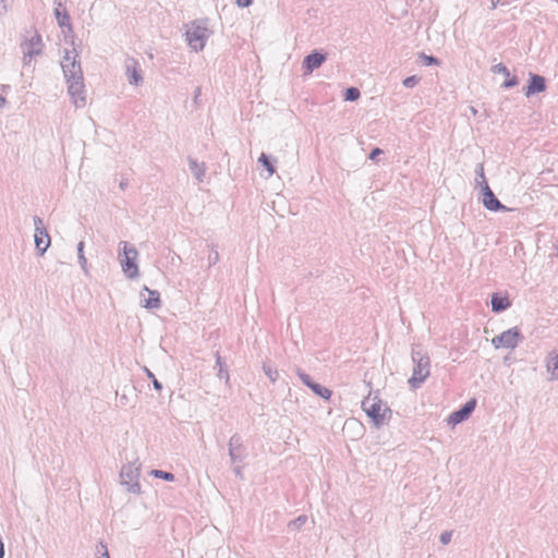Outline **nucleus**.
Returning a JSON list of instances; mask_svg holds the SVG:
<instances>
[{
  "instance_id": "1",
  "label": "nucleus",
  "mask_w": 558,
  "mask_h": 558,
  "mask_svg": "<svg viewBox=\"0 0 558 558\" xmlns=\"http://www.w3.org/2000/svg\"><path fill=\"white\" fill-rule=\"evenodd\" d=\"M61 68L68 84V93L75 107L81 108L86 104L83 71L75 48L65 50L61 60Z\"/></svg>"
},
{
  "instance_id": "2",
  "label": "nucleus",
  "mask_w": 558,
  "mask_h": 558,
  "mask_svg": "<svg viewBox=\"0 0 558 558\" xmlns=\"http://www.w3.org/2000/svg\"><path fill=\"white\" fill-rule=\"evenodd\" d=\"M362 409L377 428L391 418L390 408L379 398L377 392L375 395L369 393L363 399Z\"/></svg>"
},
{
  "instance_id": "3",
  "label": "nucleus",
  "mask_w": 558,
  "mask_h": 558,
  "mask_svg": "<svg viewBox=\"0 0 558 558\" xmlns=\"http://www.w3.org/2000/svg\"><path fill=\"white\" fill-rule=\"evenodd\" d=\"M413 372L408 383L411 388H418L430 374V360L420 347L412 349Z\"/></svg>"
},
{
  "instance_id": "4",
  "label": "nucleus",
  "mask_w": 558,
  "mask_h": 558,
  "mask_svg": "<svg viewBox=\"0 0 558 558\" xmlns=\"http://www.w3.org/2000/svg\"><path fill=\"white\" fill-rule=\"evenodd\" d=\"M119 260L124 276L128 279H135L140 275L136 259L138 251L134 245L129 244L126 241L119 243Z\"/></svg>"
},
{
  "instance_id": "5",
  "label": "nucleus",
  "mask_w": 558,
  "mask_h": 558,
  "mask_svg": "<svg viewBox=\"0 0 558 558\" xmlns=\"http://www.w3.org/2000/svg\"><path fill=\"white\" fill-rule=\"evenodd\" d=\"M209 35L205 21L193 22L185 33L187 44L194 51L204 49Z\"/></svg>"
},
{
  "instance_id": "6",
  "label": "nucleus",
  "mask_w": 558,
  "mask_h": 558,
  "mask_svg": "<svg viewBox=\"0 0 558 558\" xmlns=\"http://www.w3.org/2000/svg\"><path fill=\"white\" fill-rule=\"evenodd\" d=\"M141 475V465L136 462L124 464L120 471L121 485L126 487L129 493L140 495L142 493L138 482Z\"/></svg>"
},
{
  "instance_id": "7",
  "label": "nucleus",
  "mask_w": 558,
  "mask_h": 558,
  "mask_svg": "<svg viewBox=\"0 0 558 558\" xmlns=\"http://www.w3.org/2000/svg\"><path fill=\"white\" fill-rule=\"evenodd\" d=\"M20 47L23 53V64L24 66H27L32 63L35 57L43 53L44 43L40 34L34 32L29 37L25 38L21 43Z\"/></svg>"
},
{
  "instance_id": "8",
  "label": "nucleus",
  "mask_w": 558,
  "mask_h": 558,
  "mask_svg": "<svg viewBox=\"0 0 558 558\" xmlns=\"http://www.w3.org/2000/svg\"><path fill=\"white\" fill-rule=\"evenodd\" d=\"M523 340V336L518 327L510 328L499 336L492 339V344L495 349H514Z\"/></svg>"
},
{
  "instance_id": "9",
  "label": "nucleus",
  "mask_w": 558,
  "mask_h": 558,
  "mask_svg": "<svg viewBox=\"0 0 558 558\" xmlns=\"http://www.w3.org/2000/svg\"><path fill=\"white\" fill-rule=\"evenodd\" d=\"M33 220L35 226V246L39 255H44L50 246V236L47 229L44 227V222L40 217L35 216Z\"/></svg>"
},
{
  "instance_id": "10",
  "label": "nucleus",
  "mask_w": 558,
  "mask_h": 558,
  "mask_svg": "<svg viewBox=\"0 0 558 558\" xmlns=\"http://www.w3.org/2000/svg\"><path fill=\"white\" fill-rule=\"evenodd\" d=\"M228 449L232 464L242 463L246 458V448L243 444L242 437L239 434H234L230 437Z\"/></svg>"
},
{
  "instance_id": "11",
  "label": "nucleus",
  "mask_w": 558,
  "mask_h": 558,
  "mask_svg": "<svg viewBox=\"0 0 558 558\" xmlns=\"http://www.w3.org/2000/svg\"><path fill=\"white\" fill-rule=\"evenodd\" d=\"M482 203L490 211H510L511 209L502 205L490 190L488 183L482 186Z\"/></svg>"
},
{
  "instance_id": "12",
  "label": "nucleus",
  "mask_w": 558,
  "mask_h": 558,
  "mask_svg": "<svg viewBox=\"0 0 558 558\" xmlns=\"http://www.w3.org/2000/svg\"><path fill=\"white\" fill-rule=\"evenodd\" d=\"M125 75L129 84L140 85L143 82L142 70L137 60L132 57H128L124 61Z\"/></svg>"
},
{
  "instance_id": "13",
  "label": "nucleus",
  "mask_w": 558,
  "mask_h": 558,
  "mask_svg": "<svg viewBox=\"0 0 558 558\" xmlns=\"http://www.w3.org/2000/svg\"><path fill=\"white\" fill-rule=\"evenodd\" d=\"M326 59H327L326 54L323 52H319L317 50L307 54L302 62L304 75L312 74L313 71H315L316 69L322 66V64L326 61Z\"/></svg>"
},
{
  "instance_id": "14",
  "label": "nucleus",
  "mask_w": 558,
  "mask_h": 558,
  "mask_svg": "<svg viewBox=\"0 0 558 558\" xmlns=\"http://www.w3.org/2000/svg\"><path fill=\"white\" fill-rule=\"evenodd\" d=\"M476 407V400H469L461 409L452 412L448 417V423L451 425H457L465 421L471 413L474 411Z\"/></svg>"
},
{
  "instance_id": "15",
  "label": "nucleus",
  "mask_w": 558,
  "mask_h": 558,
  "mask_svg": "<svg viewBox=\"0 0 558 558\" xmlns=\"http://www.w3.org/2000/svg\"><path fill=\"white\" fill-rule=\"evenodd\" d=\"M546 89V80L542 75L530 73L529 85L525 88V96L531 97Z\"/></svg>"
},
{
  "instance_id": "16",
  "label": "nucleus",
  "mask_w": 558,
  "mask_h": 558,
  "mask_svg": "<svg viewBox=\"0 0 558 558\" xmlns=\"http://www.w3.org/2000/svg\"><path fill=\"white\" fill-rule=\"evenodd\" d=\"M54 17L60 27H66L69 31H72L71 17L66 11V8L59 0H54Z\"/></svg>"
},
{
  "instance_id": "17",
  "label": "nucleus",
  "mask_w": 558,
  "mask_h": 558,
  "mask_svg": "<svg viewBox=\"0 0 558 558\" xmlns=\"http://www.w3.org/2000/svg\"><path fill=\"white\" fill-rule=\"evenodd\" d=\"M545 366L551 380H558V352L551 351L545 359Z\"/></svg>"
},
{
  "instance_id": "18",
  "label": "nucleus",
  "mask_w": 558,
  "mask_h": 558,
  "mask_svg": "<svg viewBox=\"0 0 558 558\" xmlns=\"http://www.w3.org/2000/svg\"><path fill=\"white\" fill-rule=\"evenodd\" d=\"M144 290L148 293V298L142 300V305L148 310L159 308L161 305L159 292L147 287H144Z\"/></svg>"
},
{
  "instance_id": "19",
  "label": "nucleus",
  "mask_w": 558,
  "mask_h": 558,
  "mask_svg": "<svg viewBox=\"0 0 558 558\" xmlns=\"http://www.w3.org/2000/svg\"><path fill=\"white\" fill-rule=\"evenodd\" d=\"M187 161H189L190 170H191L192 174L194 175V178L198 182H203L205 173H206V165L204 162H198L196 159H194L192 157H189Z\"/></svg>"
},
{
  "instance_id": "20",
  "label": "nucleus",
  "mask_w": 558,
  "mask_h": 558,
  "mask_svg": "<svg viewBox=\"0 0 558 558\" xmlns=\"http://www.w3.org/2000/svg\"><path fill=\"white\" fill-rule=\"evenodd\" d=\"M511 305L509 299L507 296H500L497 293L492 295V311L495 313H500L506 311Z\"/></svg>"
},
{
  "instance_id": "21",
  "label": "nucleus",
  "mask_w": 558,
  "mask_h": 558,
  "mask_svg": "<svg viewBox=\"0 0 558 558\" xmlns=\"http://www.w3.org/2000/svg\"><path fill=\"white\" fill-rule=\"evenodd\" d=\"M262 368L264 374L269 378L271 383H275L278 379V369L272 365V363L269 360L263 362Z\"/></svg>"
},
{
  "instance_id": "22",
  "label": "nucleus",
  "mask_w": 558,
  "mask_h": 558,
  "mask_svg": "<svg viewBox=\"0 0 558 558\" xmlns=\"http://www.w3.org/2000/svg\"><path fill=\"white\" fill-rule=\"evenodd\" d=\"M84 247H85L84 241H80L77 244V259H78V264H80L82 270L84 271L85 275H87L88 274V263H87V258L85 257Z\"/></svg>"
},
{
  "instance_id": "23",
  "label": "nucleus",
  "mask_w": 558,
  "mask_h": 558,
  "mask_svg": "<svg viewBox=\"0 0 558 558\" xmlns=\"http://www.w3.org/2000/svg\"><path fill=\"white\" fill-rule=\"evenodd\" d=\"M215 357H216V366L218 367V377L220 379H225L226 383H229V373H228V369L226 368L225 363L222 362V357H221L220 353L216 352Z\"/></svg>"
},
{
  "instance_id": "24",
  "label": "nucleus",
  "mask_w": 558,
  "mask_h": 558,
  "mask_svg": "<svg viewBox=\"0 0 558 558\" xmlns=\"http://www.w3.org/2000/svg\"><path fill=\"white\" fill-rule=\"evenodd\" d=\"M310 389L317 396H319L320 398L325 399V400H329L332 392L330 389L317 384L314 381L313 385H310Z\"/></svg>"
},
{
  "instance_id": "25",
  "label": "nucleus",
  "mask_w": 558,
  "mask_h": 558,
  "mask_svg": "<svg viewBox=\"0 0 558 558\" xmlns=\"http://www.w3.org/2000/svg\"><path fill=\"white\" fill-rule=\"evenodd\" d=\"M258 162L262 163L266 168L269 175H272L275 173V171H276L275 167H274L272 162L270 161L269 156H267L265 153L260 154V156L258 158Z\"/></svg>"
},
{
  "instance_id": "26",
  "label": "nucleus",
  "mask_w": 558,
  "mask_h": 558,
  "mask_svg": "<svg viewBox=\"0 0 558 558\" xmlns=\"http://www.w3.org/2000/svg\"><path fill=\"white\" fill-rule=\"evenodd\" d=\"M307 522V517L302 514L289 522L288 527L293 531L300 530Z\"/></svg>"
},
{
  "instance_id": "27",
  "label": "nucleus",
  "mask_w": 558,
  "mask_h": 558,
  "mask_svg": "<svg viewBox=\"0 0 558 558\" xmlns=\"http://www.w3.org/2000/svg\"><path fill=\"white\" fill-rule=\"evenodd\" d=\"M361 93L356 87H349L345 90L344 99L347 101H355L360 98Z\"/></svg>"
},
{
  "instance_id": "28",
  "label": "nucleus",
  "mask_w": 558,
  "mask_h": 558,
  "mask_svg": "<svg viewBox=\"0 0 558 558\" xmlns=\"http://www.w3.org/2000/svg\"><path fill=\"white\" fill-rule=\"evenodd\" d=\"M475 173H476V183L480 184L481 186L485 185V183H487L486 179H485V173H484V166L483 163H478L476 166V169H475Z\"/></svg>"
},
{
  "instance_id": "29",
  "label": "nucleus",
  "mask_w": 558,
  "mask_h": 558,
  "mask_svg": "<svg viewBox=\"0 0 558 558\" xmlns=\"http://www.w3.org/2000/svg\"><path fill=\"white\" fill-rule=\"evenodd\" d=\"M151 475L156 478H162L168 482H172L174 480V475L172 473L161 470H153Z\"/></svg>"
},
{
  "instance_id": "30",
  "label": "nucleus",
  "mask_w": 558,
  "mask_h": 558,
  "mask_svg": "<svg viewBox=\"0 0 558 558\" xmlns=\"http://www.w3.org/2000/svg\"><path fill=\"white\" fill-rule=\"evenodd\" d=\"M296 375L299 376V378L301 379V381L310 388V385H313L314 381L312 380L311 376L308 374H306L304 371H302L301 368H298L296 369Z\"/></svg>"
},
{
  "instance_id": "31",
  "label": "nucleus",
  "mask_w": 558,
  "mask_h": 558,
  "mask_svg": "<svg viewBox=\"0 0 558 558\" xmlns=\"http://www.w3.org/2000/svg\"><path fill=\"white\" fill-rule=\"evenodd\" d=\"M296 375L299 376V378L301 379V381L310 388V385H313L314 381L312 380L311 376L308 374H306L304 371H302L301 368H298L296 369Z\"/></svg>"
},
{
  "instance_id": "32",
  "label": "nucleus",
  "mask_w": 558,
  "mask_h": 558,
  "mask_svg": "<svg viewBox=\"0 0 558 558\" xmlns=\"http://www.w3.org/2000/svg\"><path fill=\"white\" fill-rule=\"evenodd\" d=\"M420 57L423 60L425 65H438L440 63L439 60L433 56H427L425 53H421Z\"/></svg>"
},
{
  "instance_id": "33",
  "label": "nucleus",
  "mask_w": 558,
  "mask_h": 558,
  "mask_svg": "<svg viewBox=\"0 0 558 558\" xmlns=\"http://www.w3.org/2000/svg\"><path fill=\"white\" fill-rule=\"evenodd\" d=\"M492 70L494 73L502 74L507 77L510 76V72L504 63H498L494 65Z\"/></svg>"
},
{
  "instance_id": "34",
  "label": "nucleus",
  "mask_w": 558,
  "mask_h": 558,
  "mask_svg": "<svg viewBox=\"0 0 558 558\" xmlns=\"http://www.w3.org/2000/svg\"><path fill=\"white\" fill-rule=\"evenodd\" d=\"M420 82V77L416 75L409 76L403 80L402 84L407 88H413Z\"/></svg>"
},
{
  "instance_id": "35",
  "label": "nucleus",
  "mask_w": 558,
  "mask_h": 558,
  "mask_svg": "<svg viewBox=\"0 0 558 558\" xmlns=\"http://www.w3.org/2000/svg\"><path fill=\"white\" fill-rule=\"evenodd\" d=\"M219 258H220V257H219V253H218V251H217L215 247H213V248L210 250V252H209V254H208V258H207V259H208V264H209V266H214V265H216V264L219 262Z\"/></svg>"
},
{
  "instance_id": "36",
  "label": "nucleus",
  "mask_w": 558,
  "mask_h": 558,
  "mask_svg": "<svg viewBox=\"0 0 558 558\" xmlns=\"http://www.w3.org/2000/svg\"><path fill=\"white\" fill-rule=\"evenodd\" d=\"M518 83H519V81H518L517 76H512V77H510V76H509V77L504 82L502 87H504V88H511V87L517 86V85H518Z\"/></svg>"
},
{
  "instance_id": "37",
  "label": "nucleus",
  "mask_w": 558,
  "mask_h": 558,
  "mask_svg": "<svg viewBox=\"0 0 558 558\" xmlns=\"http://www.w3.org/2000/svg\"><path fill=\"white\" fill-rule=\"evenodd\" d=\"M451 537H452V532H450V531H445V532H442V533L440 534L439 539H440L441 544L447 545V544H449V543H450Z\"/></svg>"
},
{
  "instance_id": "38",
  "label": "nucleus",
  "mask_w": 558,
  "mask_h": 558,
  "mask_svg": "<svg viewBox=\"0 0 558 558\" xmlns=\"http://www.w3.org/2000/svg\"><path fill=\"white\" fill-rule=\"evenodd\" d=\"M146 373H147V376L149 378L153 379V385H154V388L157 390V391H161L162 389V385L156 379V377L154 376V374L149 371V369H146Z\"/></svg>"
},
{
  "instance_id": "39",
  "label": "nucleus",
  "mask_w": 558,
  "mask_h": 558,
  "mask_svg": "<svg viewBox=\"0 0 558 558\" xmlns=\"http://www.w3.org/2000/svg\"><path fill=\"white\" fill-rule=\"evenodd\" d=\"M10 0H0V14H4L8 11Z\"/></svg>"
},
{
  "instance_id": "40",
  "label": "nucleus",
  "mask_w": 558,
  "mask_h": 558,
  "mask_svg": "<svg viewBox=\"0 0 558 558\" xmlns=\"http://www.w3.org/2000/svg\"><path fill=\"white\" fill-rule=\"evenodd\" d=\"M381 154H383V150H381L380 148H378V147H377V148H374V149L371 151V154H369L368 158H369L371 160H375V159H376L379 155H381Z\"/></svg>"
},
{
  "instance_id": "41",
  "label": "nucleus",
  "mask_w": 558,
  "mask_h": 558,
  "mask_svg": "<svg viewBox=\"0 0 558 558\" xmlns=\"http://www.w3.org/2000/svg\"><path fill=\"white\" fill-rule=\"evenodd\" d=\"M235 2L241 8H247L252 4L253 0H235Z\"/></svg>"
},
{
  "instance_id": "42",
  "label": "nucleus",
  "mask_w": 558,
  "mask_h": 558,
  "mask_svg": "<svg viewBox=\"0 0 558 558\" xmlns=\"http://www.w3.org/2000/svg\"><path fill=\"white\" fill-rule=\"evenodd\" d=\"M242 463H238V464H233L234 468H233V471L234 473L238 475V476H241L242 475Z\"/></svg>"
},
{
  "instance_id": "43",
  "label": "nucleus",
  "mask_w": 558,
  "mask_h": 558,
  "mask_svg": "<svg viewBox=\"0 0 558 558\" xmlns=\"http://www.w3.org/2000/svg\"><path fill=\"white\" fill-rule=\"evenodd\" d=\"M100 546L104 549L102 557L110 558L107 546L102 542H100Z\"/></svg>"
},
{
  "instance_id": "44",
  "label": "nucleus",
  "mask_w": 558,
  "mask_h": 558,
  "mask_svg": "<svg viewBox=\"0 0 558 558\" xmlns=\"http://www.w3.org/2000/svg\"><path fill=\"white\" fill-rule=\"evenodd\" d=\"M171 255V263L174 264L177 260H180V256L174 254V253H170Z\"/></svg>"
},
{
  "instance_id": "45",
  "label": "nucleus",
  "mask_w": 558,
  "mask_h": 558,
  "mask_svg": "<svg viewBox=\"0 0 558 558\" xmlns=\"http://www.w3.org/2000/svg\"><path fill=\"white\" fill-rule=\"evenodd\" d=\"M104 549L101 548L100 544L97 546V554L99 555L98 558H105L102 557Z\"/></svg>"
},
{
  "instance_id": "46",
  "label": "nucleus",
  "mask_w": 558,
  "mask_h": 558,
  "mask_svg": "<svg viewBox=\"0 0 558 558\" xmlns=\"http://www.w3.org/2000/svg\"><path fill=\"white\" fill-rule=\"evenodd\" d=\"M500 0H490L492 9H495Z\"/></svg>"
},
{
  "instance_id": "47",
  "label": "nucleus",
  "mask_w": 558,
  "mask_h": 558,
  "mask_svg": "<svg viewBox=\"0 0 558 558\" xmlns=\"http://www.w3.org/2000/svg\"><path fill=\"white\" fill-rule=\"evenodd\" d=\"M5 98L2 95H0V108L5 105Z\"/></svg>"
},
{
  "instance_id": "48",
  "label": "nucleus",
  "mask_w": 558,
  "mask_h": 558,
  "mask_svg": "<svg viewBox=\"0 0 558 558\" xmlns=\"http://www.w3.org/2000/svg\"><path fill=\"white\" fill-rule=\"evenodd\" d=\"M199 95H201V87H197L195 90V95H194L195 100L198 98Z\"/></svg>"
}]
</instances>
